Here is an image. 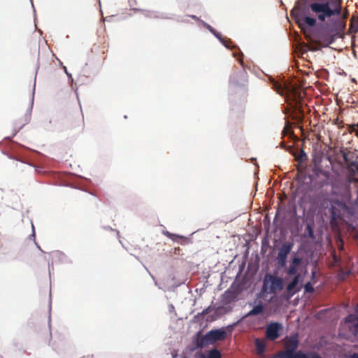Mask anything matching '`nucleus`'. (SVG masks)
Instances as JSON below:
<instances>
[{
  "label": "nucleus",
  "mask_w": 358,
  "mask_h": 358,
  "mask_svg": "<svg viewBox=\"0 0 358 358\" xmlns=\"http://www.w3.org/2000/svg\"><path fill=\"white\" fill-rule=\"evenodd\" d=\"M342 12L341 0L333 2H298L291 11V16L301 30L316 25L317 19L325 22L333 16H340Z\"/></svg>",
  "instance_id": "nucleus-1"
},
{
  "label": "nucleus",
  "mask_w": 358,
  "mask_h": 358,
  "mask_svg": "<svg viewBox=\"0 0 358 358\" xmlns=\"http://www.w3.org/2000/svg\"><path fill=\"white\" fill-rule=\"evenodd\" d=\"M333 22V26L327 33L322 31L319 35L320 40L325 43L326 45L333 43L336 38L343 37L344 34L346 27V19L349 15V13L345 10Z\"/></svg>",
  "instance_id": "nucleus-2"
},
{
  "label": "nucleus",
  "mask_w": 358,
  "mask_h": 358,
  "mask_svg": "<svg viewBox=\"0 0 358 358\" xmlns=\"http://www.w3.org/2000/svg\"><path fill=\"white\" fill-rule=\"evenodd\" d=\"M283 289V279L280 277L266 274L263 280L262 292L275 294Z\"/></svg>",
  "instance_id": "nucleus-3"
},
{
  "label": "nucleus",
  "mask_w": 358,
  "mask_h": 358,
  "mask_svg": "<svg viewBox=\"0 0 358 358\" xmlns=\"http://www.w3.org/2000/svg\"><path fill=\"white\" fill-rule=\"evenodd\" d=\"M293 246L294 243L292 241H287L283 243L278 249V255L276 257V265L278 268L285 267L287 256L290 253Z\"/></svg>",
  "instance_id": "nucleus-4"
},
{
  "label": "nucleus",
  "mask_w": 358,
  "mask_h": 358,
  "mask_svg": "<svg viewBox=\"0 0 358 358\" xmlns=\"http://www.w3.org/2000/svg\"><path fill=\"white\" fill-rule=\"evenodd\" d=\"M227 337V332L221 329L211 330L207 333L201 340V345L212 344L217 341H221Z\"/></svg>",
  "instance_id": "nucleus-5"
},
{
  "label": "nucleus",
  "mask_w": 358,
  "mask_h": 358,
  "mask_svg": "<svg viewBox=\"0 0 358 358\" xmlns=\"http://www.w3.org/2000/svg\"><path fill=\"white\" fill-rule=\"evenodd\" d=\"M282 329V324L278 322L269 324L266 329V336L270 341H275L278 338L279 331Z\"/></svg>",
  "instance_id": "nucleus-6"
},
{
  "label": "nucleus",
  "mask_w": 358,
  "mask_h": 358,
  "mask_svg": "<svg viewBox=\"0 0 358 358\" xmlns=\"http://www.w3.org/2000/svg\"><path fill=\"white\" fill-rule=\"evenodd\" d=\"M283 345L285 350L295 353V350L299 347V338L298 334L292 335L290 336H286L283 339Z\"/></svg>",
  "instance_id": "nucleus-7"
},
{
  "label": "nucleus",
  "mask_w": 358,
  "mask_h": 358,
  "mask_svg": "<svg viewBox=\"0 0 358 358\" xmlns=\"http://www.w3.org/2000/svg\"><path fill=\"white\" fill-rule=\"evenodd\" d=\"M302 264V258L299 257H293L289 262V265L286 270V273L288 275H294L299 274L298 273L299 266Z\"/></svg>",
  "instance_id": "nucleus-8"
},
{
  "label": "nucleus",
  "mask_w": 358,
  "mask_h": 358,
  "mask_svg": "<svg viewBox=\"0 0 358 358\" xmlns=\"http://www.w3.org/2000/svg\"><path fill=\"white\" fill-rule=\"evenodd\" d=\"M301 278V274L294 276L292 280L287 285L286 291L289 297L293 296L296 293L300 291L301 287L297 285Z\"/></svg>",
  "instance_id": "nucleus-9"
},
{
  "label": "nucleus",
  "mask_w": 358,
  "mask_h": 358,
  "mask_svg": "<svg viewBox=\"0 0 358 358\" xmlns=\"http://www.w3.org/2000/svg\"><path fill=\"white\" fill-rule=\"evenodd\" d=\"M256 352L257 355H262L266 349V343L264 340L256 338L255 341Z\"/></svg>",
  "instance_id": "nucleus-10"
},
{
  "label": "nucleus",
  "mask_w": 358,
  "mask_h": 358,
  "mask_svg": "<svg viewBox=\"0 0 358 358\" xmlns=\"http://www.w3.org/2000/svg\"><path fill=\"white\" fill-rule=\"evenodd\" d=\"M264 311V306L262 302H260L258 305L255 306L252 310H250L245 317L248 316H255L262 313Z\"/></svg>",
  "instance_id": "nucleus-11"
},
{
  "label": "nucleus",
  "mask_w": 358,
  "mask_h": 358,
  "mask_svg": "<svg viewBox=\"0 0 358 358\" xmlns=\"http://www.w3.org/2000/svg\"><path fill=\"white\" fill-rule=\"evenodd\" d=\"M345 322L354 324L355 330L358 332V316L350 314L345 317Z\"/></svg>",
  "instance_id": "nucleus-12"
},
{
  "label": "nucleus",
  "mask_w": 358,
  "mask_h": 358,
  "mask_svg": "<svg viewBox=\"0 0 358 358\" xmlns=\"http://www.w3.org/2000/svg\"><path fill=\"white\" fill-rule=\"evenodd\" d=\"M294 354L290 351L284 350L279 352L276 355L278 358H293Z\"/></svg>",
  "instance_id": "nucleus-13"
},
{
  "label": "nucleus",
  "mask_w": 358,
  "mask_h": 358,
  "mask_svg": "<svg viewBox=\"0 0 358 358\" xmlns=\"http://www.w3.org/2000/svg\"><path fill=\"white\" fill-rule=\"evenodd\" d=\"M208 358H221V353L217 349H213L208 352Z\"/></svg>",
  "instance_id": "nucleus-14"
},
{
  "label": "nucleus",
  "mask_w": 358,
  "mask_h": 358,
  "mask_svg": "<svg viewBox=\"0 0 358 358\" xmlns=\"http://www.w3.org/2000/svg\"><path fill=\"white\" fill-rule=\"evenodd\" d=\"M343 159L344 161L349 164L350 166H354L355 168H358V166H357V164L356 162H352V161H350L348 158V153L347 152H343Z\"/></svg>",
  "instance_id": "nucleus-15"
},
{
  "label": "nucleus",
  "mask_w": 358,
  "mask_h": 358,
  "mask_svg": "<svg viewBox=\"0 0 358 358\" xmlns=\"http://www.w3.org/2000/svg\"><path fill=\"white\" fill-rule=\"evenodd\" d=\"M222 43V44L227 48H231L232 41L229 38H222L220 36L218 38Z\"/></svg>",
  "instance_id": "nucleus-16"
},
{
  "label": "nucleus",
  "mask_w": 358,
  "mask_h": 358,
  "mask_svg": "<svg viewBox=\"0 0 358 358\" xmlns=\"http://www.w3.org/2000/svg\"><path fill=\"white\" fill-rule=\"evenodd\" d=\"M306 292L313 293L315 290L313 284L310 282H308L304 285Z\"/></svg>",
  "instance_id": "nucleus-17"
},
{
  "label": "nucleus",
  "mask_w": 358,
  "mask_h": 358,
  "mask_svg": "<svg viewBox=\"0 0 358 358\" xmlns=\"http://www.w3.org/2000/svg\"><path fill=\"white\" fill-rule=\"evenodd\" d=\"M293 358H310L308 355L302 351H297L294 354Z\"/></svg>",
  "instance_id": "nucleus-18"
},
{
  "label": "nucleus",
  "mask_w": 358,
  "mask_h": 358,
  "mask_svg": "<svg viewBox=\"0 0 358 358\" xmlns=\"http://www.w3.org/2000/svg\"><path fill=\"white\" fill-rule=\"evenodd\" d=\"M357 125H356L355 124H349V125H348V130L350 134H352L353 132L355 133L356 130L357 129Z\"/></svg>",
  "instance_id": "nucleus-19"
},
{
  "label": "nucleus",
  "mask_w": 358,
  "mask_h": 358,
  "mask_svg": "<svg viewBox=\"0 0 358 358\" xmlns=\"http://www.w3.org/2000/svg\"><path fill=\"white\" fill-rule=\"evenodd\" d=\"M344 197L346 200H349L351 198V193L349 187L345 190Z\"/></svg>",
  "instance_id": "nucleus-20"
},
{
  "label": "nucleus",
  "mask_w": 358,
  "mask_h": 358,
  "mask_svg": "<svg viewBox=\"0 0 358 358\" xmlns=\"http://www.w3.org/2000/svg\"><path fill=\"white\" fill-rule=\"evenodd\" d=\"M348 182L350 183H357L358 184V178H357L356 177H355V176H351L349 177L348 178Z\"/></svg>",
  "instance_id": "nucleus-21"
},
{
  "label": "nucleus",
  "mask_w": 358,
  "mask_h": 358,
  "mask_svg": "<svg viewBox=\"0 0 358 358\" xmlns=\"http://www.w3.org/2000/svg\"><path fill=\"white\" fill-rule=\"evenodd\" d=\"M205 26L212 32L213 33L217 38L220 37V34H216L215 33V31L214 30V29L209 24L205 23Z\"/></svg>",
  "instance_id": "nucleus-22"
},
{
  "label": "nucleus",
  "mask_w": 358,
  "mask_h": 358,
  "mask_svg": "<svg viewBox=\"0 0 358 358\" xmlns=\"http://www.w3.org/2000/svg\"><path fill=\"white\" fill-rule=\"evenodd\" d=\"M77 126H80V127H83V118L79 114H78V116Z\"/></svg>",
  "instance_id": "nucleus-23"
},
{
  "label": "nucleus",
  "mask_w": 358,
  "mask_h": 358,
  "mask_svg": "<svg viewBox=\"0 0 358 358\" xmlns=\"http://www.w3.org/2000/svg\"><path fill=\"white\" fill-rule=\"evenodd\" d=\"M166 235L173 241H175L176 238L180 237L179 236L171 234L170 232H167Z\"/></svg>",
  "instance_id": "nucleus-24"
},
{
  "label": "nucleus",
  "mask_w": 358,
  "mask_h": 358,
  "mask_svg": "<svg viewBox=\"0 0 358 358\" xmlns=\"http://www.w3.org/2000/svg\"><path fill=\"white\" fill-rule=\"evenodd\" d=\"M45 334H46L47 342H49L51 338V334H50V330L46 329Z\"/></svg>",
  "instance_id": "nucleus-25"
},
{
  "label": "nucleus",
  "mask_w": 358,
  "mask_h": 358,
  "mask_svg": "<svg viewBox=\"0 0 358 358\" xmlns=\"http://www.w3.org/2000/svg\"><path fill=\"white\" fill-rule=\"evenodd\" d=\"M303 157H306V153L302 150L301 151V155H300V158L302 159Z\"/></svg>",
  "instance_id": "nucleus-26"
},
{
  "label": "nucleus",
  "mask_w": 358,
  "mask_h": 358,
  "mask_svg": "<svg viewBox=\"0 0 358 358\" xmlns=\"http://www.w3.org/2000/svg\"><path fill=\"white\" fill-rule=\"evenodd\" d=\"M315 275H316V272L315 271H312L311 272V276H312V278H315Z\"/></svg>",
  "instance_id": "nucleus-27"
},
{
  "label": "nucleus",
  "mask_w": 358,
  "mask_h": 358,
  "mask_svg": "<svg viewBox=\"0 0 358 358\" xmlns=\"http://www.w3.org/2000/svg\"><path fill=\"white\" fill-rule=\"evenodd\" d=\"M190 17L194 20H199V18L196 15H190Z\"/></svg>",
  "instance_id": "nucleus-28"
},
{
  "label": "nucleus",
  "mask_w": 358,
  "mask_h": 358,
  "mask_svg": "<svg viewBox=\"0 0 358 358\" xmlns=\"http://www.w3.org/2000/svg\"><path fill=\"white\" fill-rule=\"evenodd\" d=\"M355 203L358 205V189L357 190V199L355 201Z\"/></svg>",
  "instance_id": "nucleus-29"
},
{
  "label": "nucleus",
  "mask_w": 358,
  "mask_h": 358,
  "mask_svg": "<svg viewBox=\"0 0 358 358\" xmlns=\"http://www.w3.org/2000/svg\"><path fill=\"white\" fill-rule=\"evenodd\" d=\"M309 228H310L309 234H310V236H312L313 234V230L311 229V228L310 227H309Z\"/></svg>",
  "instance_id": "nucleus-30"
},
{
  "label": "nucleus",
  "mask_w": 358,
  "mask_h": 358,
  "mask_svg": "<svg viewBox=\"0 0 358 358\" xmlns=\"http://www.w3.org/2000/svg\"><path fill=\"white\" fill-rule=\"evenodd\" d=\"M352 357L353 358H358V354L355 353Z\"/></svg>",
  "instance_id": "nucleus-31"
},
{
  "label": "nucleus",
  "mask_w": 358,
  "mask_h": 358,
  "mask_svg": "<svg viewBox=\"0 0 358 358\" xmlns=\"http://www.w3.org/2000/svg\"><path fill=\"white\" fill-rule=\"evenodd\" d=\"M355 33L358 32V26L355 28L354 31Z\"/></svg>",
  "instance_id": "nucleus-32"
},
{
  "label": "nucleus",
  "mask_w": 358,
  "mask_h": 358,
  "mask_svg": "<svg viewBox=\"0 0 358 358\" xmlns=\"http://www.w3.org/2000/svg\"><path fill=\"white\" fill-rule=\"evenodd\" d=\"M208 309H209V308H208L207 309L204 310L203 313L204 314L208 313Z\"/></svg>",
  "instance_id": "nucleus-33"
},
{
  "label": "nucleus",
  "mask_w": 358,
  "mask_h": 358,
  "mask_svg": "<svg viewBox=\"0 0 358 358\" xmlns=\"http://www.w3.org/2000/svg\"><path fill=\"white\" fill-rule=\"evenodd\" d=\"M355 135L358 137V129L355 131Z\"/></svg>",
  "instance_id": "nucleus-34"
},
{
  "label": "nucleus",
  "mask_w": 358,
  "mask_h": 358,
  "mask_svg": "<svg viewBox=\"0 0 358 358\" xmlns=\"http://www.w3.org/2000/svg\"><path fill=\"white\" fill-rule=\"evenodd\" d=\"M356 124V125H357V129H358V123H357V124Z\"/></svg>",
  "instance_id": "nucleus-35"
}]
</instances>
